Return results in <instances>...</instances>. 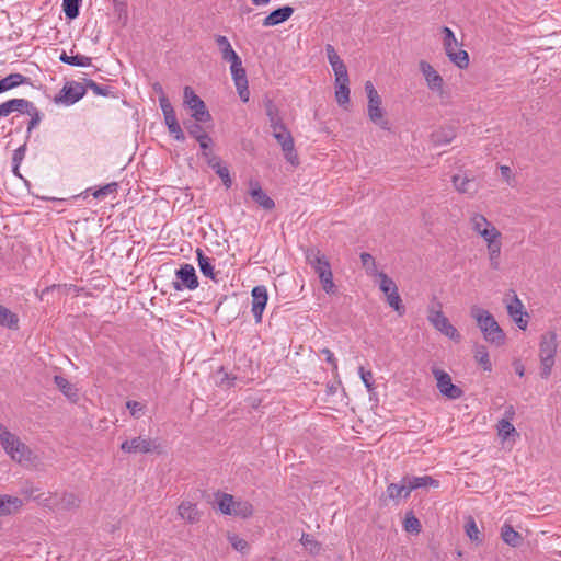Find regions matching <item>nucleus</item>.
<instances>
[{
	"mask_svg": "<svg viewBox=\"0 0 561 561\" xmlns=\"http://www.w3.org/2000/svg\"><path fill=\"white\" fill-rule=\"evenodd\" d=\"M466 534L472 541H482L480 530L478 529L477 524L472 518L466 524Z\"/></svg>",
	"mask_w": 561,
	"mask_h": 561,
	"instance_id": "bf43d9fd",
	"label": "nucleus"
},
{
	"mask_svg": "<svg viewBox=\"0 0 561 561\" xmlns=\"http://www.w3.org/2000/svg\"><path fill=\"white\" fill-rule=\"evenodd\" d=\"M159 104L163 113L164 123L167 126L178 123L175 111L164 93L159 96Z\"/></svg>",
	"mask_w": 561,
	"mask_h": 561,
	"instance_id": "7c9ffc66",
	"label": "nucleus"
},
{
	"mask_svg": "<svg viewBox=\"0 0 561 561\" xmlns=\"http://www.w3.org/2000/svg\"><path fill=\"white\" fill-rule=\"evenodd\" d=\"M13 112H19L22 114H28L30 111L35 106L33 102L26 99H11Z\"/></svg>",
	"mask_w": 561,
	"mask_h": 561,
	"instance_id": "603ef678",
	"label": "nucleus"
},
{
	"mask_svg": "<svg viewBox=\"0 0 561 561\" xmlns=\"http://www.w3.org/2000/svg\"><path fill=\"white\" fill-rule=\"evenodd\" d=\"M209 168H211L215 173L221 179L222 184L229 188L232 185V179L230 176V172L226 165L221 163V160H211L209 161Z\"/></svg>",
	"mask_w": 561,
	"mask_h": 561,
	"instance_id": "f704fd0d",
	"label": "nucleus"
},
{
	"mask_svg": "<svg viewBox=\"0 0 561 561\" xmlns=\"http://www.w3.org/2000/svg\"><path fill=\"white\" fill-rule=\"evenodd\" d=\"M27 115L31 116V119L27 125V133H31L41 123L42 113L39 112V110L36 106H34Z\"/></svg>",
	"mask_w": 561,
	"mask_h": 561,
	"instance_id": "680f3d73",
	"label": "nucleus"
},
{
	"mask_svg": "<svg viewBox=\"0 0 561 561\" xmlns=\"http://www.w3.org/2000/svg\"><path fill=\"white\" fill-rule=\"evenodd\" d=\"M215 42L221 51V58L225 61L232 62L240 59V56L232 48L229 39L224 35H216Z\"/></svg>",
	"mask_w": 561,
	"mask_h": 561,
	"instance_id": "5701e85b",
	"label": "nucleus"
},
{
	"mask_svg": "<svg viewBox=\"0 0 561 561\" xmlns=\"http://www.w3.org/2000/svg\"><path fill=\"white\" fill-rule=\"evenodd\" d=\"M300 542L309 550L311 554H318L321 550L320 543L309 534H302Z\"/></svg>",
	"mask_w": 561,
	"mask_h": 561,
	"instance_id": "864d4df0",
	"label": "nucleus"
},
{
	"mask_svg": "<svg viewBox=\"0 0 561 561\" xmlns=\"http://www.w3.org/2000/svg\"><path fill=\"white\" fill-rule=\"evenodd\" d=\"M486 244L497 241L502 238V233L493 226L489 228V230H483V233L480 236Z\"/></svg>",
	"mask_w": 561,
	"mask_h": 561,
	"instance_id": "e2e57ef3",
	"label": "nucleus"
},
{
	"mask_svg": "<svg viewBox=\"0 0 561 561\" xmlns=\"http://www.w3.org/2000/svg\"><path fill=\"white\" fill-rule=\"evenodd\" d=\"M158 447L156 440L145 436L126 439L121 444L122 451L126 454H149L156 451Z\"/></svg>",
	"mask_w": 561,
	"mask_h": 561,
	"instance_id": "9b49d317",
	"label": "nucleus"
},
{
	"mask_svg": "<svg viewBox=\"0 0 561 561\" xmlns=\"http://www.w3.org/2000/svg\"><path fill=\"white\" fill-rule=\"evenodd\" d=\"M117 187H118L117 183L116 182H112V183H108V184H106V185H104L102 187H99L98 190H95L93 192L92 195L94 196V198H98V199L104 198L105 196H107V195H110L112 193H115L117 191Z\"/></svg>",
	"mask_w": 561,
	"mask_h": 561,
	"instance_id": "4d7b16f0",
	"label": "nucleus"
},
{
	"mask_svg": "<svg viewBox=\"0 0 561 561\" xmlns=\"http://www.w3.org/2000/svg\"><path fill=\"white\" fill-rule=\"evenodd\" d=\"M203 122L197 121H186L184 122V127L187 130L188 135L197 140H205V137L208 136V134L205 131L203 126L201 125Z\"/></svg>",
	"mask_w": 561,
	"mask_h": 561,
	"instance_id": "ea45409f",
	"label": "nucleus"
},
{
	"mask_svg": "<svg viewBox=\"0 0 561 561\" xmlns=\"http://www.w3.org/2000/svg\"><path fill=\"white\" fill-rule=\"evenodd\" d=\"M410 489L416 490L420 488H438L439 481L430 477V476H423V477H414L410 476Z\"/></svg>",
	"mask_w": 561,
	"mask_h": 561,
	"instance_id": "58836bf2",
	"label": "nucleus"
},
{
	"mask_svg": "<svg viewBox=\"0 0 561 561\" xmlns=\"http://www.w3.org/2000/svg\"><path fill=\"white\" fill-rule=\"evenodd\" d=\"M264 107L272 131H276V129H282V127L286 126L283 122V117L280 116L279 108L273 100L266 99L264 101Z\"/></svg>",
	"mask_w": 561,
	"mask_h": 561,
	"instance_id": "6ab92c4d",
	"label": "nucleus"
},
{
	"mask_svg": "<svg viewBox=\"0 0 561 561\" xmlns=\"http://www.w3.org/2000/svg\"><path fill=\"white\" fill-rule=\"evenodd\" d=\"M501 538L506 545L514 548L520 546L523 542L522 535L514 530V528L507 523H505L501 528Z\"/></svg>",
	"mask_w": 561,
	"mask_h": 561,
	"instance_id": "bb28decb",
	"label": "nucleus"
},
{
	"mask_svg": "<svg viewBox=\"0 0 561 561\" xmlns=\"http://www.w3.org/2000/svg\"><path fill=\"white\" fill-rule=\"evenodd\" d=\"M22 506V500L16 496L0 495V516L10 515Z\"/></svg>",
	"mask_w": 561,
	"mask_h": 561,
	"instance_id": "a878e982",
	"label": "nucleus"
},
{
	"mask_svg": "<svg viewBox=\"0 0 561 561\" xmlns=\"http://www.w3.org/2000/svg\"><path fill=\"white\" fill-rule=\"evenodd\" d=\"M470 314L477 321V324L486 342L495 346L504 344L505 334L495 318L488 310L479 306H472Z\"/></svg>",
	"mask_w": 561,
	"mask_h": 561,
	"instance_id": "f257e3e1",
	"label": "nucleus"
},
{
	"mask_svg": "<svg viewBox=\"0 0 561 561\" xmlns=\"http://www.w3.org/2000/svg\"><path fill=\"white\" fill-rule=\"evenodd\" d=\"M322 288L325 293L330 294L334 291L335 285L333 283V275L332 272L327 273L319 277Z\"/></svg>",
	"mask_w": 561,
	"mask_h": 561,
	"instance_id": "0e129e2a",
	"label": "nucleus"
},
{
	"mask_svg": "<svg viewBox=\"0 0 561 561\" xmlns=\"http://www.w3.org/2000/svg\"><path fill=\"white\" fill-rule=\"evenodd\" d=\"M249 195L265 210H272L275 207V202L263 191L260 182L256 180H250Z\"/></svg>",
	"mask_w": 561,
	"mask_h": 561,
	"instance_id": "4468645a",
	"label": "nucleus"
},
{
	"mask_svg": "<svg viewBox=\"0 0 561 561\" xmlns=\"http://www.w3.org/2000/svg\"><path fill=\"white\" fill-rule=\"evenodd\" d=\"M455 138L453 128H442L432 134V140L435 145H446Z\"/></svg>",
	"mask_w": 561,
	"mask_h": 561,
	"instance_id": "a18cd8bd",
	"label": "nucleus"
},
{
	"mask_svg": "<svg viewBox=\"0 0 561 561\" xmlns=\"http://www.w3.org/2000/svg\"><path fill=\"white\" fill-rule=\"evenodd\" d=\"M358 373L368 392H371L375 389V380L371 370H365L364 367L360 366Z\"/></svg>",
	"mask_w": 561,
	"mask_h": 561,
	"instance_id": "13d9d810",
	"label": "nucleus"
},
{
	"mask_svg": "<svg viewBox=\"0 0 561 561\" xmlns=\"http://www.w3.org/2000/svg\"><path fill=\"white\" fill-rule=\"evenodd\" d=\"M196 259L202 274L205 277L218 282L217 273L215 272L214 265L211 264L210 259L204 254L203 250H196Z\"/></svg>",
	"mask_w": 561,
	"mask_h": 561,
	"instance_id": "393cba45",
	"label": "nucleus"
},
{
	"mask_svg": "<svg viewBox=\"0 0 561 561\" xmlns=\"http://www.w3.org/2000/svg\"><path fill=\"white\" fill-rule=\"evenodd\" d=\"M451 181L459 193L473 195L478 191V184L474 179L469 178L467 174H455Z\"/></svg>",
	"mask_w": 561,
	"mask_h": 561,
	"instance_id": "aec40b11",
	"label": "nucleus"
},
{
	"mask_svg": "<svg viewBox=\"0 0 561 561\" xmlns=\"http://www.w3.org/2000/svg\"><path fill=\"white\" fill-rule=\"evenodd\" d=\"M294 13V9L289 5H285L282 8H278L274 11H272L264 20L263 25L264 26H274L278 25L286 20H288L291 14Z\"/></svg>",
	"mask_w": 561,
	"mask_h": 561,
	"instance_id": "412c9836",
	"label": "nucleus"
},
{
	"mask_svg": "<svg viewBox=\"0 0 561 561\" xmlns=\"http://www.w3.org/2000/svg\"><path fill=\"white\" fill-rule=\"evenodd\" d=\"M176 280L173 282V288L178 291L183 289L194 290L198 287V277L192 264L185 263L175 271Z\"/></svg>",
	"mask_w": 561,
	"mask_h": 561,
	"instance_id": "9d476101",
	"label": "nucleus"
},
{
	"mask_svg": "<svg viewBox=\"0 0 561 561\" xmlns=\"http://www.w3.org/2000/svg\"><path fill=\"white\" fill-rule=\"evenodd\" d=\"M81 0H64L62 1V10L65 15L69 20H73L79 15Z\"/></svg>",
	"mask_w": 561,
	"mask_h": 561,
	"instance_id": "49530a36",
	"label": "nucleus"
},
{
	"mask_svg": "<svg viewBox=\"0 0 561 561\" xmlns=\"http://www.w3.org/2000/svg\"><path fill=\"white\" fill-rule=\"evenodd\" d=\"M420 70L427 83L431 91L443 93L444 80L442 76L427 62L422 60L420 62Z\"/></svg>",
	"mask_w": 561,
	"mask_h": 561,
	"instance_id": "ddd939ff",
	"label": "nucleus"
},
{
	"mask_svg": "<svg viewBox=\"0 0 561 561\" xmlns=\"http://www.w3.org/2000/svg\"><path fill=\"white\" fill-rule=\"evenodd\" d=\"M524 306L516 294H514L512 301L507 305V312L517 324V327L522 330H526L528 325L527 319L524 316L528 317L526 312H523Z\"/></svg>",
	"mask_w": 561,
	"mask_h": 561,
	"instance_id": "f3484780",
	"label": "nucleus"
},
{
	"mask_svg": "<svg viewBox=\"0 0 561 561\" xmlns=\"http://www.w3.org/2000/svg\"><path fill=\"white\" fill-rule=\"evenodd\" d=\"M0 325L11 330L19 329L18 314L2 305H0Z\"/></svg>",
	"mask_w": 561,
	"mask_h": 561,
	"instance_id": "c756f323",
	"label": "nucleus"
},
{
	"mask_svg": "<svg viewBox=\"0 0 561 561\" xmlns=\"http://www.w3.org/2000/svg\"><path fill=\"white\" fill-rule=\"evenodd\" d=\"M325 53H327L329 64L331 65L333 71H334L335 78H342V77L348 76L347 68H346L345 64L340 58L335 48L331 44H328L325 46Z\"/></svg>",
	"mask_w": 561,
	"mask_h": 561,
	"instance_id": "a211bd4d",
	"label": "nucleus"
},
{
	"mask_svg": "<svg viewBox=\"0 0 561 561\" xmlns=\"http://www.w3.org/2000/svg\"><path fill=\"white\" fill-rule=\"evenodd\" d=\"M85 87H87V89L92 90V92L95 95L108 96V95L112 94V88L111 87L99 84L95 81H93L92 79H87L85 80Z\"/></svg>",
	"mask_w": 561,
	"mask_h": 561,
	"instance_id": "8fccbe9b",
	"label": "nucleus"
},
{
	"mask_svg": "<svg viewBox=\"0 0 561 561\" xmlns=\"http://www.w3.org/2000/svg\"><path fill=\"white\" fill-rule=\"evenodd\" d=\"M167 127H168L169 133L173 136V138L175 140H178V141L185 140V135H184L179 122L175 124L169 125Z\"/></svg>",
	"mask_w": 561,
	"mask_h": 561,
	"instance_id": "338daca9",
	"label": "nucleus"
},
{
	"mask_svg": "<svg viewBox=\"0 0 561 561\" xmlns=\"http://www.w3.org/2000/svg\"><path fill=\"white\" fill-rule=\"evenodd\" d=\"M0 444L12 460L21 463L31 459L30 448L1 423Z\"/></svg>",
	"mask_w": 561,
	"mask_h": 561,
	"instance_id": "f03ea898",
	"label": "nucleus"
},
{
	"mask_svg": "<svg viewBox=\"0 0 561 561\" xmlns=\"http://www.w3.org/2000/svg\"><path fill=\"white\" fill-rule=\"evenodd\" d=\"M59 60L64 64L76 66V67H89L92 62V58L77 54L75 56H69L65 50L59 56Z\"/></svg>",
	"mask_w": 561,
	"mask_h": 561,
	"instance_id": "2f4dec72",
	"label": "nucleus"
},
{
	"mask_svg": "<svg viewBox=\"0 0 561 561\" xmlns=\"http://www.w3.org/2000/svg\"><path fill=\"white\" fill-rule=\"evenodd\" d=\"M387 302L391 308H393L400 316L405 312V308L402 304L401 297L398 293V289L393 291V294H389L387 296Z\"/></svg>",
	"mask_w": 561,
	"mask_h": 561,
	"instance_id": "5fc2aeb1",
	"label": "nucleus"
},
{
	"mask_svg": "<svg viewBox=\"0 0 561 561\" xmlns=\"http://www.w3.org/2000/svg\"><path fill=\"white\" fill-rule=\"evenodd\" d=\"M272 134L273 137L278 142V145L282 147L285 160L294 167L298 165L299 158L295 149L294 138L288 128L284 126L282 127V129H276V131H272Z\"/></svg>",
	"mask_w": 561,
	"mask_h": 561,
	"instance_id": "0eeeda50",
	"label": "nucleus"
},
{
	"mask_svg": "<svg viewBox=\"0 0 561 561\" xmlns=\"http://www.w3.org/2000/svg\"><path fill=\"white\" fill-rule=\"evenodd\" d=\"M216 375L218 376V379L216 380V385L219 388H221L224 390H228L236 386V380L238 379L237 376L226 371L224 367H220L216 371Z\"/></svg>",
	"mask_w": 561,
	"mask_h": 561,
	"instance_id": "c9c22d12",
	"label": "nucleus"
},
{
	"mask_svg": "<svg viewBox=\"0 0 561 561\" xmlns=\"http://www.w3.org/2000/svg\"><path fill=\"white\" fill-rule=\"evenodd\" d=\"M216 499L219 511L225 515H231V510L233 508L236 501L233 495L228 493H218Z\"/></svg>",
	"mask_w": 561,
	"mask_h": 561,
	"instance_id": "37998d69",
	"label": "nucleus"
},
{
	"mask_svg": "<svg viewBox=\"0 0 561 561\" xmlns=\"http://www.w3.org/2000/svg\"><path fill=\"white\" fill-rule=\"evenodd\" d=\"M308 263L312 266L318 276H322L327 273L332 272L331 265L327 257L317 249H310L306 253Z\"/></svg>",
	"mask_w": 561,
	"mask_h": 561,
	"instance_id": "2eb2a0df",
	"label": "nucleus"
},
{
	"mask_svg": "<svg viewBox=\"0 0 561 561\" xmlns=\"http://www.w3.org/2000/svg\"><path fill=\"white\" fill-rule=\"evenodd\" d=\"M470 224L472 230L479 236L483 233V230H489V228L493 227L484 215L478 213L471 215Z\"/></svg>",
	"mask_w": 561,
	"mask_h": 561,
	"instance_id": "e433bc0d",
	"label": "nucleus"
},
{
	"mask_svg": "<svg viewBox=\"0 0 561 561\" xmlns=\"http://www.w3.org/2000/svg\"><path fill=\"white\" fill-rule=\"evenodd\" d=\"M30 78L21 75V73H10L9 76L4 77L0 80V85L2 88V91H9L13 88H16L21 84L28 83Z\"/></svg>",
	"mask_w": 561,
	"mask_h": 561,
	"instance_id": "c85d7f7f",
	"label": "nucleus"
},
{
	"mask_svg": "<svg viewBox=\"0 0 561 561\" xmlns=\"http://www.w3.org/2000/svg\"><path fill=\"white\" fill-rule=\"evenodd\" d=\"M365 92L368 98L367 115L369 119L383 130H390V123L386 118V112L382 108V100L371 81H366Z\"/></svg>",
	"mask_w": 561,
	"mask_h": 561,
	"instance_id": "7ed1b4c3",
	"label": "nucleus"
},
{
	"mask_svg": "<svg viewBox=\"0 0 561 561\" xmlns=\"http://www.w3.org/2000/svg\"><path fill=\"white\" fill-rule=\"evenodd\" d=\"M167 127H168L169 133L173 136V138L175 140H178V141L185 140V135H184L179 122L175 124L169 125Z\"/></svg>",
	"mask_w": 561,
	"mask_h": 561,
	"instance_id": "774afa93",
	"label": "nucleus"
},
{
	"mask_svg": "<svg viewBox=\"0 0 561 561\" xmlns=\"http://www.w3.org/2000/svg\"><path fill=\"white\" fill-rule=\"evenodd\" d=\"M497 428V435L502 440H507L510 438L515 439L516 437H519L518 432L512 424V422H508V420H500L496 425Z\"/></svg>",
	"mask_w": 561,
	"mask_h": 561,
	"instance_id": "72a5a7b5",
	"label": "nucleus"
},
{
	"mask_svg": "<svg viewBox=\"0 0 561 561\" xmlns=\"http://www.w3.org/2000/svg\"><path fill=\"white\" fill-rule=\"evenodd\" d=\"M378 277L380 278L379 287L380 290L388 296L389 294H393L394 290L398 289L396 283L383 272H380L378 274Z\"/></svg>",
	"mask_w": 561,
	"mask_h": 561,
	"instance_id": "09e8293b",
	"label": "nucleus"
},
{
	"mask_svg": "<svg viewBox=\"0 0 561 561\" xmlns=\"http://www.w3.org/2000/svg\"><path fill=\"white\" fill-rule=\"evenodd\" d=\"M432 374L436 379L437 389L444 397L456 400L463 396L462 389L453 383L448 373L439 368H433Z\"/></svg>",
	"mask_w": 561,
	"mask_h": 561,
	"instance_id": "1a4fd4ad",
	"label": "nucleus"
},
{
	"mask_svg": "<svg viewBox=\"0 0 561 561\" xmlns=\"http://www.w3.org/2000/svg\"><path fill=\"white\" fill-rule=\"evenodd\" d=\"M184 104L190 108L191 116L197 122H209L211 115L206 108L204 101L194 92L191 87H185L183 92Z\"/></svg>",
	"mask_w": 561,
	"mask_h": 561,
	"instance_id": "423d86ee",
	"label": "nucleus"
},
{
	"mask_svg": "<svg viewBox=\"0 0 561 561\" xmlns=\"http://www.w3.org/2000/svg\"><path fill=\"white\" fill-rule=\"evenodd\" d=\"M26 151V145L20 146L18 149L14 150L13 157H12V164H14V169L19 170L20 164L22 160L24 159Z\"/></svg>",
	"mask_w": 561,
	"mask_h": 561,
	"instance_id": "69168bd1",
	"label": "nucleus"
},
{
	"mask_svg": "<svg viewBox=\"0 0 561 561\" xmlns=\"http://www.w3.org/2000/svg\"><path fill=\"white\" fill-rule=\"evenodd\" d=\"M228 541L232 546V548L241 553H244L249 549V543L243 538L239 537L236 534L228 535Z\"/></svg>",
	"mask_w": 561,
	"mask_h": 561,
	"instance_id": "6e6d98bb",
	"label": "nucleus"
},
{
	"mask_svg": "<svg viewBox=\"0 0 561 561\" xmlns=\"http://www.w3.org/2000/svg\"><path fill=\"white\" fill-rule=\"evenodd\" d=\"M474 359L483 370L491 371L492 363L490 360L489 352L484 345H476L474 347Z\"/></svg>",
	"mask_w": 561,
	"mask_h": 561,
	"instance_id": "79ce46f5",
	"label": "nucleus"
},
{
	"mask_svg": "<svg viewBox=\"0 0 561 561\" xmlns=\"http://www.w3.org/2000/svg\"><path fill=\"white\" fill-rule=\"evenodd\" d=\"M230 71L236 85L248 83L247 72L241 58L230 62Z\"/></svg>",
	"mask_w": 561,
	"mask_h": 561,
	"instance_id": "a19ab883",
	"label": "nucleus"
},
{
	"mask_svg": "<svg viewBox=\"0 0 561 561\" xmlns=\"http://www.w3.org/2000/svg\"><path fill=\"white\" fill-rule=\"evenodd\" d=\"M360 261L368 275L378 276L380 272H378L375 259L371 254L363 252L360 254Z\"/></svg>",
	"mask_w": 561,
	"mask_h": 561,
	"instance_id": "de8ad7c7",
	"label": "nucleus"
},
{
	"mask_svg": "<svg viewBox=\"0 0 561 561\" xmlns=\"http://www.w3.org/2000/svg\"><path fill=\"white\" fill-rule=\"evenodd\" d=\"M252 313L256 323H261L262 314L266 307L268 295L267 289L263 285L255 286L252 291Z\"/></svg>",
	"mask_w": 561,
	"mask_h": 561,
	"instance_id": "f8f14e48",
	"label": "nucleus"
},
{
	"mask_svg": "<svg viewBox=\"0 0 561 561\" xmlns=\"http://www.w3.org/2000/svg\"><path fill=\"white\" fill-rule=\"evenodd\" d=\"M557 335L554 332H546L541 335L539 344L540 376L547 379L551 375L557 353Z\"/></svg>",
	"mask_w": 561,
	"mask_h": 561,
	"instance_id": "20e7f679",
	"label": "nucleus"
},
{
	"mask_svg": "<svg viewBox=\"0 0 561 561\" xmlns=\"http://www.w3.org/2000/svg\"><path fill=\"white\" fill-rule=\"evenodd\" d=\"M442 33L444 34L443 45H444L445 53H449L451 49V46H459L454 32L449 27L444 26L442 28Z\"/></svg>",
	"mask_w": 561,
	"mask_h": 561,
	"instance_id": "3c124183",
	"label": "nucleus"
},
{
	"mask_svg": "<svg viewBox=\"0 0 561 561\" xmlns=\"http://www.w3.org/2000/svg\"><path fill=\"white\" fill-rule=\"evenodd\" d=\"M437 309L434 306L428 308L427 320L428 322L442 334L449 337L455 342H460L461 335L458 330L449 322L448 318L443 313L440 304H437Z\"/></svg>",
	"mask_w": 561,
	"mask_h": 561,
	"instance_id": "39448f33",
	"label": "nucleus"
},
{
	"mask_svg": "<svg viewBox=\"0 0 561 561\" xmlns=\"http://www.w3.org/2000/svg\"><path fill=\"white\" fill-rule=\"evenodd\" d=\"M404 529L408 533H420L421 530V523L414 515H407L404 519Z\"/></svg>",
	"mask_w": 561,
	"mask_h": 561,
	"instance_id": "052dcab7",
	"label": "nucleus"
},
{
	"mask_svg": "<svg viewBox=\"0 0 561 561\" xmlns=\"http://www.w3.org/2000/svg\"><path fill=\"white\" fill-rule=\"evenodd\" d=\"M410 476H404L400 482L390 483L387 486V495L389 499L393 501H399L401 499H407L410 496L412 489H410Z\"/></svg>",
	"mask_w": 561,
	"mask_h": 561,
	"instance_id": "dca6fc26",
	"label": "nucleus"
},
{
	"mask_svg": "<svg viewBox=\"0 0 561 561\" xmlns=\"http://www.w3.org/2000/svg\"><path fill=\"white\" fill-rule=\"evenodd\" d=\"M449 60L460 69H466L469 65V55L463 49H458V46H451L449 53H446Z\"/></svg>",
	"mask_w": 561,
	"mask_h": 561,
	"instance_id": "cd10ccee",
	"label": "nucleus"
},
{
	"mask_svg": "<svg viewBox=\"0 0 561 561\" xmlns=\"http://www.w3.org/2000/svg\"><path fill=\"white\" fill-rule=\"evenodd\" d=\"M178 514L183 520L191 524L197 523L201 517L196 504L188 501H183L179 505Z\"/></svg>",
	"mask_w": 561,
	"mask_h": 561,
	"instance_id": "b1692460",
	"label": "nucleus"
},
{
	"mask_svg": "<svg viewBox=\"0 0 561 561\" xmlns=\"http://www.w3.org/2000/svg\"><path fill=\"white\" fill-rule=\"evenodd\" d=\"M81 500L75 493H64L58 502V507L64 511H71L79 507Z\"/></svg>",
	"mask_w": 561,
	"mask_h": 561,
	"instance_id": "c03bdc74",
	"label": "nucleus"
},
{
	"mask_svg": "<svg viewBox=\"0 0 561 561\" xmlns=\"http://www.w3.org/2000/svg\"><path fill=\"white\" fill-rule=\"evenodd\" d=\"M85 93V82L69 81L65 83L59 94L54 98V102L69 106L81 100Z\"/></svg>",
	"mask_w": 561,
	"mask_h": 561,
	"instance_id": "6e6552de",
	"label": "nucleus"
},
{
	"mask_svg": "<svg viewBox=\"0 0 561 561\" xmlns=\"http://www.w3.org/2000/svg\"><path fill=\"white\" fill-rule=\"evenodd\" d=\"M230 516H236L240 518H249L253 514V506L249 501H234L233 508L231 510Z\"/></svg>",
	"mask_w": 561,
	"mask_h": 561,
	"instance_id": "4c0bfd02",
	"label": "nucleus"
},
{
	"mask_svg": "<svg viewBox=\"0 0 561 561\" xmlns=\"http://www.w3.org/2000/svg\"><path fill=\"white\" fill-rule=\"evenodd\" d=\"M57 388L70 400H76L78 397V389L62 376L54 377Z\"/></svg>",
	"mask_w": 561,
	"mask_h": 561,
	"instance_id": "473e14b6",
	"label": "nucleus"
},
{
	"mask_svg": "<svg viewBox=\"0 0 561 561\" xmlns=\"http://www.w3.org/2000/svg\"><path fill=\"white\" fill-rule=\"evenodd\" d=\"M348 76L335 78V100L340 106L345 107L350 103Z\"/></svg>",
	"mask_w": 561,
	"mask_h": 561,
	"instance_id": "4be33fe9",
	"label": "nucleus"
}]
</instances>
